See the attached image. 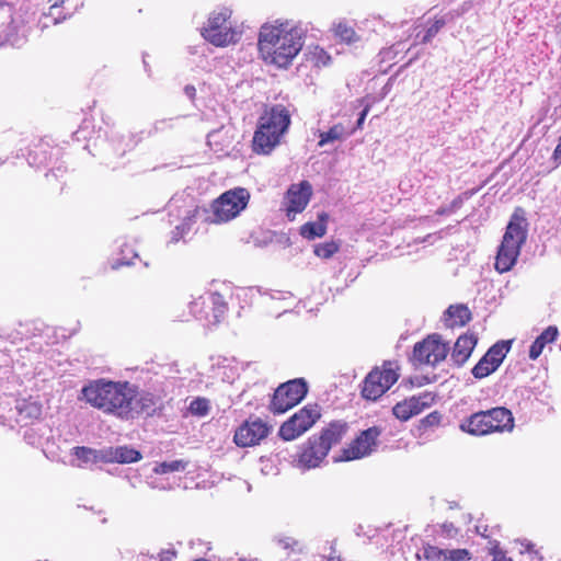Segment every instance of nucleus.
Wrapping results in <instances>:
<instances>
[{
    "label": "nucleus",
    "instance_id": "obj_1",
    "mask_svg": "<svg viewBox=\"0 0 561 561\" xmlns=\"http://www.w3.org/2000/svg\"><path fill=\"white\" fill-rule=\"evenodd\" d=\"M302 46L301 28L289 21L264 24L260 30L259 50L267 64L287 67Z\"/></svg>",
    "mask_w": 561,
    "mask_h": 561
},
{
    "label": "nucleus",
    "instance_id": "obj_2",
    "mask_svg": "<svg viewBox=\"0 0 561 561\" xmlns=\"http://www.w3.org/2000/svg\"><path fill=\"white\" fill-rule=\"evenodd\" d=\"M81 399L91 407L119 420H130V401L134 385L128 381L98 379L90 381L81 390Z\"/></svg>",
    "mask_w": 561,
    "mask_h": 561
},
{
    "label": "nucleus",
    "instance_id": "obj_3",
    "mask_svg": "<svg viewBox=\"0 0 561 561\" xmlns=\"http://www.w3.org/2000/svg\"><path fill=\"white\" fill-rule=\"evenodd\" d=\"M289 124V112L283 105H275L265 112L253 136V150L256 153H270L279 144Z\"/></svg>",
    "mask_w": 561,
    "mask_h": 561
},
{
    "label": "nucleus",
    "instance_id": "obj_4",
    "mask_svg": "<svg viewBox=\"0 0 561 561\" xmlns=\"http://www.w3.org/2000/svg\"><path fill=\"white\" fill-rule=\"evenodd\" d=\"M514 426V416L511 410L495 407L467 416L459 424V430L471 436L480 437L493 433L512 432Z\"/></svg>",
    "mask_w": 561,
    "mask_h": 561
},
{
    "label": "nucleus",
    "instance_id": "obj_5",
    "mask_svg": "<svg viewBox=\"0 0 561 561\" xmlns=\"http://www.w3.org/2000/svg\"><path fill=\"white\" fill-rule=\"evenodd\" d=\"M527 229L523 217L514 214L506 227L503 240L495 259V270L505 273L512 270L520 253V248L526 241Z\"/></svg>",
    "mask_w": 561,
    "mask_h": 561
},
{
    "label": "nucleus",
    "instance_id": "obj_6",
    "mask_svg": "<svg viewBox=\"0 0 561 561\" xmlns=\"http://www.w3.org/2000/svg\"><path fill=\"white\" fill-rule=\"evenodd\" d=\"M400 365L398 360H383L381 366L374 367L365 377L362 385V397L376 401L385 394L399 379Z\"/></svg>",
    "mask_w": 561,
    "mask_h": 561
},
{
    "label": "nucleus",
    "instance_id": "obj_7",
    "mask_svg": "<svg viewBox=\"0 0 561 561\" xmlns=\"http://www.w3.org/2000/svg\"><path fill=\"white\" fill-rule=\"evenodd\" d=\"M202 35L213 45L224 47L237 43L241 34L231 21V11L221 8L210 13Z\"/></svg>",
    "mask_w": 561,
    "mask_h": 561
},
{
    "label": "nucleus",
    "instance_id": "obj_8",
    "mask_svg": "<svg viewBox=\"0 0 561 561\" xmlns=\"http://www.w3.org/2000/svg\"><path fill=\"white\" fill-rule=\"evenodd\" d=\"M250 193L243 187H236L222 193L211 204L210 221L214 224L228 222L245 209Z\"/></svg>",
    "mask_w": 561,
    "mask_h": 561
},
{
    "label": "nucleus",
    "instance_id": "obj_9",
    "mask_svg": "<svg viewBox=\"0 0 561 561\" xmlns=\"http://www.w3.org/2000/svg\"><path fill=\"white\" fill-rule=\"evenodd\" d=\"M307 392L308 386L302 378L280 383L272 396L268 410L274 415L283 414L300 403Z\"/></svg>",
    "mask_w": 561,
    "mask_h": 561
},
{
    "label": "nucleus",
    "instance_id": "obj_10",
    "mask_svg": "<svg viewBox=\"0 0 561 561\" xmlns=\"http://www.w3.org/2000/svg\"><path fill=\"white\" fill-rule=\"evenodd\" d=\"M321 417L318 404H307L285 421L278 431L282 439L289 442L309 431Z\"/></svg>",
    "mask_w": 561,
    "mask_h": 561
},
{
    "label": "nucleus",
    "instance_id": "obj_11",
    "mask_svg": "<svg viewBox=\"0 0 561 561\" xmlns=\"http://www.w3.org/2000/svg\"><path fill=\"white\" fill-rule=\"evenodd\" d=\"M449 353V346L440 335L430 334L417 342L412 352L411 362L415 366H433L444 362Z\"/></svg>",
    "mask_w": 561,
    "mask_h": 561
},
{
    "label": "nucleus",
    "instance_id": "obj_12",
    "mask_svg": "<svg viewBox=\"0 0 561 561\" xmlns=\"http://www.w3.org/2000/svg\"><path fill=\"white\" fill-rule=\"evenodd\" d=\"M377 426L362 431L346 447L342 448L337 461H351L360 459L373 451L380 435Z\"/></svg>",
    "mask_w": 561,
    "mask_h": 561
},
{
    "label": "nucleus",
    "instance_id": "obj_13",
    "mask_svg": "<svg viewBox=\"0 0 561 561\" xmlns=\"http://www.w3.org/2000/svg\"><path fill=\"white\" fill-rule=\"evenodd\" d=\"M511 344V341L504 340L493 344L471 369L473 377L482 379L493 374L510 352Z\"/></svg>",
    "mask_w": 561,
    "mask_h": 561
},
{
    "label": "nucleus",
    "instance_id": "obj_14",
    "mask_svg": "<svg viewBox=\"0 0 561 561\" xmlns=\"http://www.w3.org/2000/svg\"><path fill=\"white\" fill-rule=\"evenodd\" d=\"M271 433V426L260 417L244 421L234 432L233 442L238 447L259 445Z\"/></svg>",
    "mask_w": 561,
    "mask_h": 561
},
{
    "label": "nucleus",
    "instance_id": "obj_15",
    "mask_svg": "<svg viewBox=\"0 0 561 561\" xmlns=\"http://www.w3.org/2000/svg\"><path fill=\"white\" fill-rule=\"evenodd\" d=\"M312 196V186L308 181L291 184L284 197V209L289 220L305 210Z\"/></svg>",
    "mask_w": 561,
    "mask_h": 561
},
{
    "label": "nucleus",
    "instance_id": "obj_16",
    "mask_svg": "<svg viewBox=\"0 0 561 561\" xmlns=\"http://www.w3.org/2000/svg\"><path fill=\"white\" fill-rule=\"evenodd\" d=\"M434 396L431 393H422L412 396L398 402L392 408V414L400 421L405 422L412 416L420 414L434 403Z\"/></svg>",
    "mask_w": 561,
    "mask_h": 561
},
{
    "label": "nucleus",
    "instance_id": "obj_17",
    "mask_svg": "<svg viewBox=\"0 0 561 561\" xmlns=\"http://www.w3.org/2000/svg\"><path fill=\"white\" fill-rule=\"evenodd\" d=\"M328 454L329 451L314 434L301 445L297 460L300 467L311 469L318 467Z\"/></svg>",
    "mask_w": 561,
    "mask_h": 561
},
{
    "label": "nucleus",
    "instance_id": "obj_18",
    "mask_svg": "<svg viewBox=\"0 0 561 561\" xmlns=\"http://www.w3.org/2000/svg\"><path fill=\"white\" fill-rule=\"evenodd\" d=\"M158 402V398L148 391L138 392L137 387L134 386V397L130 401V420L147 414L151 415Z\"/></svg>",
    "mask_w": 561,
    "mask_h": 561
},
{
    "label": "nucleus",
    "instance_id": "obj_19",
    "mask_svg": "<svg viewBox=\"0 0 561 561\" xmlns=\"http://www.w3.org/2000/svg\"><path fill=\"white\" fill-rule=\"evenodd\" d=\"M348 431V425L344 421H333L323 427L319 434H316L325 449L330 451L332 446L342 442Z\"/></svg>",
    "mask_w": 561,
    "mask_h": 561
},
{
    "label": "nucleus",
    "instance_id": "obj_20",
    "mask_svg": "<svg viewBox=\"0 0 561 561\" xmlns=\"http://www.w3.org/2000/svg\"><path fill=\"white\" fill-rule=\"evenodd\" d=\"M478 343V337L473 333H465L461 334L451 352V359L457 366H462L471 356L476 345Z\"/></svg>",
    "mask_w": 561,
    "mask_h": 561
},
{
    "label": "nucleus",
    "instance_id": "obj_21",
    "mask_svg": "<svg viewBox=\"0 0 561 561\" xmlns=\"http://www.w3.org/2000/svg\"><path fill=\"white\" fill-rule=\"evenodd\" d=\"M104 459L111 462L130 463L141 459V454L127 446L110 447L104 451Z\"/></svg>",
    "mask_w": 561,
    "mask_h": 561
},
{
    "label": "nucleus",
    "instance_id": "obj_22",
    "mask_svg": "<svg viewBox=\"0 0 561 561\" xmlns=\"http://www.w3.org/2000/svg\"><path fill=\"white\" fill-rule=\"evenodd\" d=\"M329 215L324 211L318 215L317 221H308L300 227L301 237L312 240L321 238L327 233Z\"/></svg>",
    "mask_w": 561,
    "mask_h": 561
},
{
    "label": "nucleus",
    "instance_id": "obj_23",
    "mask_svg": "<svg viewBox=\"0 0 561 561\" xmlns=\"http://www.w3.org/2000/svg\"><path fill=\"white\" fill-rule=\"evenodd\" d=\"M435 557H437V559H443L444 561H463L470 560L471 553L467 549L442 550L437 548H431L426 551L427 559H433Z\"/></svg>",
    "mask_w": 561,
    "mask_h": 561
},
{
    "label": "nucleus",
    "instance_id": "obj_24",
    "mask_svg": "<svg viewBox=\"0 0 561 561\" xmlns=\"http://www.w3.org/2000/svg\"><path fill=\"white\" fill-rule=\"evenodd\" d=\"M350 135L351 133L346 130L344 125L335 124L328 131H322L319 134L320 140L318 142V146L323 147L329 142L343 140Z\"/></svg>",
    "mask_w": 561,
    "mask_h": 561
},
{
    "label": "nucleus",
    "instance_id": "obj_25",
    "mask_svg": "<svg viewBox=\"0 0 561 561\" xmlns=\"http://www.w3.org/2000/svg\"><path fill=\"white\" fill-rule=\"evenodd\" d=\"M332 31L337 38L347 44H353L359 41V36L355 30L345 21L334 23Z\"/></svg>",
    "mask_w": 561,
    "mask_h": 561
},
{
    "label": "nucleus",
    "instance_id": "obj_26",
    "mask_svg": "<svg viewBox=\"0 0 561 561\" xmlns=\"http://www.w3.org/2000/svg\"><path fill=\"white\" fill-rule=\"evenodd\" d=\"M19 414L31 419V420H38L43 412V405L41 402L32 400V399H24L19 405H18Z\"/></svg>",
    "mask_w": 561,
    "mask_h": 561
},
{
    "label": "nucleus",
    "instance_id": "obj_27",
    "mask_svg": "<svg viewBox=\"0 0 561 561\" xmlns=\"http://www.w3.org/2000/svg\"><path fill=\"white\" fill-rule=\"evenodd\" d=\"M198 213L199 210L197 208L187 211L184 221L181 225L176 226L174 231L172 232L171 240L173 242H178L191 230L192 224L194 222V218Z\"/></svg>",
    "mask_w": 561,
    "mask_h": 561
},
{
    "label": "nucleus",
    "instance_id": "obj_28",
    "mask_svg": "<svg viewBox=\"0 0 561 561\" xmlns=\"http://www.w3.org/2000/svg\"><path fill=\"white\" fill-rule=\"evenodd\" d=\"M198 213L199 210L197 208L187 211L184 221L181 225L176 226L174 231L172 232L171 240L173 242H178L191 230L192 224L194 222V218Z\"/></svg>",
    "mask_w": 561,
    "mask_h": 561
},
{
    "label": "nucleus",
    "instance_id": "obj_29",
    "mask_svg": "<svg viewBox=\"0 0 561 561\" xmlns=\"http://www.w3.org/2000/svg\"><path fill=\"white\" fill-rule=\"evenodd\" d=\"M186 466L187 461H184L182 459L163 461L156 465V467L153 468V472L156 474H167L171 472L183 471L185 470Z\"/></svg>",
    "mask_w": 561,
    "mask_h": 561
},
{
    "label": "nucleus",
    "instance_id": "obj_30",
    "mask_svg": "<svg viewBox=\"0 0 561 561\" xmlns=\"http://www.w3.org/2000/svg\"><path fill=\"white\" fill-rule=\"evenodd\" d=\"M340 250V244L336 241H328L314 245L313 252L318 257L328 260L332 257Z\"/></svg>",
    "mask_w": 561,
    "mask_h": 561
},
{
    "label": "nucleus",
    "instance_id": "obj_31",
    "mask_svg": "<svg viewBox=\"0 0 561 561\" xmlns=\"http://www.w3.org/2000/svg\"><path fill=\"white\" fill-rule=\"evenodd\" d=\"M188 410L193 415L206 416L210 411L209 400L206 398L197 397L191 401Z\"/></svg>",
    "mask_w": 561,
    "mask_h": 561
},
{
    "label": "nucleus",
    "instance_id": "obj_32",
    "mask_svg": "<svg viewBox=\"0 0 561 561\" xmlns=\"http://www.w3.org/2000/svg\"><path fill=\"white\" fill-rule=\"evenodd\" d=\"M442 419H443V415L440 412L433 411L420 420L419 428L426 431L428 428L436 427L440 424Z\"/></svg>",
    "mask_w": 561,
    "mask_h": 561
},
{
    "label": "nucleus",
    "instance_id": "obj_33",
    "mask_svg": "<svg viewBox=\"0 0 561 561\" xmlns=\"http://www.w3.org/2000/svg\"><path fill=\"white\" fill-rule=\"evenodd\" d=\"M208 301L213 306V312L215 314H222L227 311V305L224 297L218 293H211L208 296Z\"/></svg>",
    "mask_w": 561,
    "mask_h": 561
},
{
    "label": "nucleus",
    "instance_id": "obj_34",
    "mask_svg": "<svg viewBox=\"0 0 561 561\" xmlns=\"http://www.w3.org/2000/svg\"><path fill=\"white\" fill-rule=\"evenodd\" d=\"M559 336V330L556 325H549L547 329H545L538 339L543 345H548L550 343H553Z\"/></svg>",
    "mask_w": 561,
    "mask_h": 561
},
{
    "label": "nucleus",
    "instance_id": "obj_35",
    "mask_svg": "<svg viewBox=\"0 0 561 561\" xmlns=\"http://www.w3.org/2000/svg\"><path fill=\"white\" fill-rule=\"evenodd\" d=\"M490 554L492 561H514L513 558L506 556V551L500 546L499 541L492 542Z\"/></svg>",
    "mask_w": 561,
    "mask_h": 561
},
{
    "label": "nucleus",
    "instance_id": "obj_36",
    "mask_svg": "<svg viewBox=\"0 0 561 561\" xmlns=\"http://www.w3.org/2000/svg\"><path fill=\"white\" fill-rule=\"evenodd\" d=\"M515 543L518 547L519 554L528 556L529 561H531L533 556L537 553V551L535 550V546L531 542L520 541V540H516Z\"/></svg>",
    "mask_w": 561,
    "mask_h": 561
},
{
    "label": "nucleus",
    "instance_id": "obj_37",
    "mask_svg": "<svg viewBox=\"0 0 561 561\" xmlns=\"http://www.w3.org/2000/svg\"><path fill=\"white\" fill-rule=\"evenodd\" d=\"M444 20H436L428 28L422 39L423 43H428L444 26Z\"/></svg>",
    "mask_w": 561,
    "mask_h": 561
},
{
    "label": "nucleus",
    "instance_id": "obj_38",
    "mask_svg": "<svg viewBox=\"0 0 561 561\" xmlns=\"http://www.w3.org/2000/svg\"><path fill=\"white\" fill-rule=\"evenodd\" d=\"M444 316H470V311L466 305H450Z\"/></svg>",
    "mask_w": 561,
    "mask_h": 561
},
{
    "label": "nucleus",
    "instance_id": "obj_39",
    "mask_svg": "<svg viewBox=\"0 0 561 561\" xmlns=\"http://www.w3.org/2000/svg\"><path fill=\"white\" fill-rule=\"evenodd\" d=\"M93 454H94V450L92 448H89V447L78 446V447L73 448V455L78 459L83 460L84 462L90 461L91 456Z\"/></svg>",
    "mask_w": 561,
    "mask_h": 561
},
{
    "label": "nucleus",
    "instance_id": "obj_40",
    "mask_svg": "<svg viewBox=\"0 0 561 561\" xmlns=\"http://www.w3.org/2000/svg\"><path fill=\"white\" fill-rule=\"evenodd\" d=\"M546 345L536 339L529 347L528 356L531 360H536L542 353Z\"/></svg>",
    "mask_w": 561,
    "mask_h": 561
},
{
    "label": "nucleus",
    "instance_id": "obj_41",
    "mask_svg": "<svg viewBox=\"0 0 561 561\" xmlns=\"http://www.w3.org/2000/svg\"><path fill=\"white\" fill-rule=\"evenodd\" d=\"M313 55L317 59L318 66H327L331 60V57L323 49L320 48H316Z\"/></svg>",
    "mask_w": 561,
    "mask_h": 561
},
{
    "label": "nucleus",
    "instance_id": "obj_42",
    "mask_svg": "<svg viewBox=\"0 0 561 561\" xmlns=\"http://www.w3.org/2000/svg\"><path fill=\"white\" fill-rule=\"evenodd\" d=\"M552 160L553 162L558 165V164H561V135H560V138H559V142L553 151V154H552Z\"/></svg>",
    "mask_w": 561,
    "mask_h": 561
},
{
    "label": "nucleus",
    "instance_id": "obj_43",
    "mask_svg": "<svg viewBox=\"0 0 561 561\" xmlns=\"http://www.w3.org/2000/svg\"><path fill=\"white\" fill-rule=\"evenodd\" d=\"M176 557V552L174 550L162 551L159 554L160 561H172Z\"/></svg>",
    "mask_w": 561,
    "mask_h": 561
},
{
    "label": "nucleus",
    "instance_id": "obj_44",
    "mask_svg": "<svg viewBox=\"0 0 561 561\" xmlns=\"http://www.w3.org/2000/svg\"><path fill=\"white\" fill-rule=\"evenodd\" d=\"M554 32L559 38L560 44H561V12L557 15V23L554 25Z\"/></svg>",
    "mask_w": 561,
    "mask_h": 561
},
{
    "label": "nucleus",
    "instance_id": "obj_45",
    "mask_svg": "<svg viewBox=\"0 0 561 561\" xmlns=\"http://www.w3.org/2000/svg\"><path fill=\"white\" fill-rule=\"evenodd\" d=\"M368 112H369V105H367V106L363 110V112L360 113L359 118H358V121H357V128H362V126H363V124H364V121H365V118H366V116H367Z\"/></svg>",
    "mask_w": 561,
    "mask_h": 561
},
{
    "label": "nucleus",
    "instance_id": "obj_46",
    "mask_svg": "<svg viewBox=\"0 0 561 561\" xmlns=\"http://www.w3.org/2000/svg\"><path fill=\"white\" fill-rule=\"evenodd\" d=\"M382 59H386V58H391V55H392V49L389 48V49H385L380 53Z\"/></svg>",
    "mask_w": 561,
    "mask_h": 561
},
{
    "label": "nucleus",
    "instance_id": "obj_47",
    "mask_svg": "<svg viewBox=\"0 0 561 561\" xmlns=\"http://www.w3.org/2000/svg\"><path fill=\"white\" fill-rule=\"evenodd\" d=\"M194 91H195V89H194L193 87H187V88H186V93H187L188 95H192V94L194 93Z\"/></svg>",
    "mask_w": 561,
    "mask_h": 561
},
{
    "label": "nucleus",
    "instance_id": "obj_48",
    "mask_svg": "<svg viewBox=\"0 0 561 561\" xmlns=\"http://www.w3.org/2000/svg\"><path fill=\"white\" fill-rule=\"evenodd\" d=\"M216 135H217V133H211L208 135L209 142L211 141L213 138H215Z\"/></svg>",
    "mask_w": 561,
    "mask_h": 561
},
{
    "label": "nucleus",
    "instance_id": "obj_49",
    "mask_svg": "<svg viewBox=\"0 0 561 561\" xmlns=\"http://www.w3.org/2000/svg\"><path fill=\"white\" fill-rule=\"evenodd\" d=\"M133 262L129 260V259H126L125 261L122 262V264H126V265H129L131 264Z\"/></svg>",
    "mask_w": 561,
    "mask_h": 561
},
{
    "label": "nucleus",
    "instance_id": "obj_50",
    "mask_svg": "<svg viewBox=\"0 0 561 561\" xmlns=\"http://www.w3.org/2000/svg\"><path fill=\"white\" fill-rule=\"evenodd\" d=\"M470 319V317H467L466 320H461V324L465 325Z\"/></svg>",
    "mask_w": 561,
    "mask_h": 561
}]
</instances>
